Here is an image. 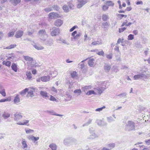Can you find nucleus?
I'll use <instances>...</instances> for the list:
<instances>
[{
    "mask_svg": "<svg viewBox=\"0 0 150 150\" xmlns=\"http://www.w3.org/2000/svg\"><path fill=\"white\" fill-rule=\"evenodd\" d=\"M97 124L99 126L103 125H104V122L100 120H98L96 121Z\"/></svg>",
    "mask_w": 150,
    "mask_h": 150,
    "instance_id": "obj_39",
    "label": "nucleus"
},
{
    "mask_svg": "<svg viewBox=\"0 0 150 150\" xmlns=\"http://www.w3.org/2000/svg\"><path fill=\"white\" fill-rule=\"evenodd\" d=\"M45 45L48 46H51L53 44V41L52 39H49L44 42Z\"/></svg>",
    "mask_w": 150,
    "mask_h": 150,
    "instance_id": "obj_20",
    "label": "nucleus"
},
{
    "mask_svg": "<svg viewBox=\"0 0 150 150\" xmlns=\"http://www.w3.org/2000/svg\"><path fill=\"white\" fill-rule=\"evenodd\" d=\"M56 41L57 42L60 43V42H59V41H60L63 43L68 45V44L67 43V42L65 40L62 39L61 38H60L59 39H57L56 40Z\"/></svg>",
    "mask_w": 150,
    "mask_h": 150,
    "instance_id": "obj_45",
    "label": "nucleus"
},
{
    "mask_svg": "<svg viewBox=\"0 0 150 150\" xmlns=\"http://www.w3.org/2000/svg\"><path fill=\"white\" fill-rule=\"evenodd\" d=\"M14 34V32L13 31H10L8 34V35L9 37L13 36Z\"/></svg>",
    "mask_w": 150,
    "mask_h": 150,
    "instance_id": "obj_59",
    "label": "nucleus"
},
{
    "mask_svg": "<svg viewBox=\"0 0 150 150\" xmlns=\"http://www.w3.org/2000/svg\"><path fill=\"white\" fill-rule=\"evenodd\" d=\"M50 80V76L47 75V76H42L41 77V80L43 82H47Z\"/></svg>",
    "mask_w": 150,
    "mask_h": 150,
    "instance_id": "obj_18",
    "label": "nucleus"
},
{
    "mask_svg": "<svg viewBox=\"0 0 150 150\" xmlns=\"http://www.w3.org/2000/svg\"><path fill=\"white\" fill-rule=\"evenodd\" d=\"M2 63L3 65H5L8 67H10L11 64V62L8 61H4Z\"/></svg>",
    "mask_w": 150,
    "mask_h": 150,
    "instance_id": "obj_36",
    "label": "nucleus"
},
{
    "mask_svg": "<svg viewBox=\"0 0 150 150\" xmlns=\"http://www.w3.org/2000/svg\"><path fill=\"white\" fill-rule=\"evenodd\" d=\"M91 135L88 137L87 138L89 139H93L98 137L97 135L94 133V131L90 132Z\"/></svg>",
    "mask_w": 150,
    "mask_h": 150,
    "instance_id": "obj_15",
    "label": "nucleus"
},
{
    "mask_svg": "<svg viewBox=\"0 0 150 150\" xmlns=\"http://www.w3.org/2000/svg\"><path fill=\"white\" fill-rule=\"evenodd\" d=\"M59 31L60 30L59 28H54L51 33V35L52 36H56L59 33Z\"/></svg>",
    "mask_w": 150,
    "mask_h": 150,
    "instance_id": "obj_8",
    "label": "nucleus"
},
{
    "mask_svg": "<svg viewBox=\"0 0 150 150\" xmlns=\"http://www.w3.org/2000/svg\"><path fill=\"white\" fill-rule=\"evenodd\" d=\"M108 8H109V7L108 6H107V5H103V6L102 9H103V10L104 11H105L108 10Z\"/></svg>",
    "mask_w": 150,
    "mask_h": 150,
    "instance_id": "obj_62",
    "label": "nucleus"
},
{
    "mask_svg": "<svg viewBox=\"0 0 150 150\" xmlns=\"http://www.w3.org/2000/svg\"><path fill=\"white\" fill-rule=\"evenodd\" d=\"M29 89H28V88H25L24 89L21 91L20 92V93L21 96H23L26 94V93L27 92H28L29 91Z\"/></svg>",
    "mask_w": 150,
    "mask_h": 150,
    "instance_id": "obj_31",
    "label": "nucleus"
},
{
    "mask_svg": "<svg viewBox=\"0 0 150 150\" xmlns=\"http://www.w3.org/2000/svg\"><path fill=\"white\" fill-rule=\"evenodd\" d=\"M148 74H147L146 75L144 73H142L139 74L135 75L134 76V79L135 80H137L140 79L144 80L145 79H147L149 77L147 75Z\"/></svg>",
    "mask_w": 150,
    "mask_h": 150,
    "instance_id": "obj_3",
    "label": "nucleus"
},
{
    "mask_svg": "<svg viewBox=\"0 0 150 150\" xmlns=\"http://www.w3.org/2000/svg\"><path fill=\"white\" fill-rule=\"evenodd\" d=\"M97 54L99 55H101L103 56H104V52L102 50H101V51L100 52H98L97 53Z\"/></svg>",
    "mask_w": 150,
    "mask_h": 150,
    "instance_id": "obj_55",
    "label": "nucleus"
},
{
    "mask_svg": "<svg viewBox=\"0 0 150 150\" xmlns=\"http://www.w3.org/2000/svg\"><path fill=\"white\" fill-rule=\"evenodd\" d=\"M49 100L52 101H57V99H56V98L55 97H54L52 95L50 96V97L49 98Z\"/></svg>",
    "mask_w": 150,
    "mask_h": 150,
    "instance_id": "obj_61",
    "label": "nucleus"
},
{
    "mask_svg": "<svg viewBox=\"0 0 150 150\" xmlns=\"http://www.w3.org/2000/svg\"><path fill=\"white\" fill-rule=\"evenodd\" d=\"M47 112L49 113H50V115L57 116H63L62 115L57 114L53 110H47Z\"/></svg>",
    "mask_w": 150,
    "mask_h": 150,
    "instance_id": "obj_25",
    "label": "nucleus"
},
{
    "mask_svg": "<svg viewBox=\"0 0 150 150\" xmlns=\"http://www.w3.org/2000/svg\"><path fill=\"white\" fill-rule=\"evenodd\" d=\"M125 130L127 131H131L135 130V123L132 120L128 121L125 127Z\"/></svg>",
    "mask_w": 150,
    "mask_h": 150,
    "instance_id": "obj_1",
    "label": "nucleus"
},
{
    "mask_svg": "<svg viewBox=\"0 0 150 150\" xmlns=\"http://www.w3.org/2000/svg\"><path fill=\"white\" fill-rule=\"evenodd\" d=\"M24 59L28 61V63L29 64L31 67H33L34 66V61L33 60V58L29 56H24Z\"/></svg>",
    "mask_w": 150,
    "mask_h": 150,
    "instance_id": "obj_5",
    "label": "nucleus"
},
{
    "mask_svg": "<svg viewBox=\"0 0 150 150\" xmlns=\"http://www.w3.org/2000/svg\"><path fill=\"white\" fill-rule=\"evenodd\" d=\"M102 44V42L101 41H94L92 42L91 45H101Z\"/></svg>",
    "mask_w": 150,
    "mask_h": 150,
    "instance_id": "obj_32",
    "label": "nucleus"
},
{
    "mask_svg": "<svg viewBox=\"0 0 150 150\" xmlns=\"http://www.w3.org/2000/svg\"><path fill=\"white\" fill-rule=\"evenodd\" d=\"M26 75L29 79H30L32 78L31 74L30 71H27L26 73Z\"/></svg>",
    "mask_w": 150,
    "mask_h": 150,
    "instance_id": "obj_47",
    "label": "nucleus"
},
{
    "mask_svg": "<svg viewBox=\"0 0 150 150\" xmlns=\"http://www.w3.org/2000/svg\"><path fill=\"white\" fill-rule=\"evenodd\" d=\"M91 87H92L91 86H86L83 87L82 88V90L84 92H86L88 91V90L91 89Z\"/></svg>",
    "mask_w": 150,
    "mask_h": 150,
    "instance_id": "obj_35",
    "label": "nucleus"
},
{
    "mask_svg": "<svg viewBox=\"0 0 150 150\" xmlns=\"http://www.w3.org/2000/svg\"><path fill=\"white\" fill-rule=\"evenodd\" d=\"M94 59L92 58L89 60L88 62V65L90 67H92L93 66L94 64Z\"/></svg>",
    "mask_w": 150,
    "mask_h": 150,
    "instance_id": "obj_29",
    "label": "nucleus"
},
{
    "mask_svg": "<svg viewBox=\"0 0 150 150\" xmlns=\"http://www.w3.org/2000/svg\"><path fill=\"white\" fill-rule=\"evenodd\" d=\"M11 67L12 70L16 72L17 71V66L16 64L15 63H13L12 64Z\"/></svg>",
    "mask_w": 150,
    "mask_h": 150,
    "instance_id": "obj_33",
    "label": "nucleus"
},
{
    "mask_svg": "<svg viewBox=\"0 0 150 150\" xmlns=\"http://www.w3.org/2000/svg\"><path fill=\"white\" fill-rule=\"evenodd\" d=\"M86 95H90L92 94H96V93L94 92V91L93 90H90L88 91L86 93Z\"/></svg>",
    "mask_w": 150,
    "mask_h": 150,
    "instance_id": "obj_41",
    "label": "nucleus"
},
{
    "mask_svg": "<svg viewBox=\"0 0 150 150\" xmlns=\"http://www.w3.org/2000/svg\"><path fill=\"white\" fill-rule=\"evenodd\" d=\"M45 11L46 12L48 13L52 10V8L51 7H48L44 9Z\"/></svg>",
    "mask_w": 150,
    "mask_h": 150,
    "instance_id": "obj_48",
    "label": "nucleus"
},
{
    "mask_svg": "<svg viewBox=\"0 0 150 150\" xmlns=\"http://www.w3.org/2000/svg\"><path fill=\"white\" fill-rule=\"evenodd\" d=\"M11 100V97L8 98L7 99H2L0 100V102H4L6 101H10Z\"/></svg>",
    "mask_w": 150,
    "mask_h": 150,
    "instance_id": "obj_37",
    "label": "nucleus"
},
{
    "mask_svg": "<svg viewBox=\"0 0 150 150\" xmlns=\"http://www.w3.org/2000/svg\"><path fill=\"white\" fill-rule=\"evenodd\" d=\"M63 23V21L60 19H58L54 22V25L57 27L60 26Z\"/></svg>",
    "mask_w": 150,
    "mask_h": 150,
    "instance_id": "obj_16",
    "label": "nucleus"
},
{
    "mask_svg": "<svg viewBox=\"0 0 150 150\" xmlns=\"http://www.w3.org/2000/svg\"><path fill=\"white\" fill-rule=\"evenodd\" d=\"M87 59L82 61L81 62L79 63L78 64V67H79L80 68H81L82 69H83L84 67V64L83 63V62L86 61Z\"/></svg>",
    "mask_w": 150,
    "mask_h": 150,
    "instance_id": "obj_28",
    "label": "nucleus"
},
{
    "mask_svg": "<svg viewBox=\"0 0 150 150\" xmlns=\"http://www.w3.org/2000/svg\"><path fill=\"white\" fill-rule=\"evenodd\" d=\"M109 18L108 16L107 15L103 14L102 16V20L104 21H105Z\"/></svg>",
    "mask_w": 150,
    "mask_h": 150,
    "instance_id": "obj_43",
    "label": "nucleus"
},
{
    "mask_svg": "<svg viewBox=\"0 0 150 150\" xmlns=\"http://www.w3.org/2000/svg\"><path fill=\"white\" fill-rule=\"evenodd\" d=\"M48 16L50 18L52 19L60 17L59 14L54 12L50 13L49 14Z\"/></svg>",
    "mask_w": 150,
    "mask_h": 150,
    "instance_id": "obj_10",
    "label": "nucleus"
},
{
    "mask_svg": "<svg viewBox=\"0 0 150 150\" xmlns=\"http://www.w3.org/2000/svg\"><path fill=\"white\" fill-rule=\"evenodd\" d=\"M107 119L108 121L110 122H111L115 120L112 117L110 116L108 117H107Z\"/></svg>",
    "mask_w": 150,
    "mask_h": 150,
    "instance_id": "obj_53",
    "label": "nucleus"
},
{
    "mask_svg": "<svg viewBox=\"0 0 150 150\" xmlns=\"http://www.w3.org/2000/svg\"><path fill=\"white\" fill-rule=\"evenodd\" d=\"M40 94L43 98H48L49 96H48V93L46 91H41L40 92Z\"/></svg>",
    "mask_w": 150,
    "mask_h": 150,
    "instance_id": "obj_21",
    "label": "nucleus"
},
{
    "mask_svg": "<svg viewBox=\"0 0 150 150\" xmlns=\"http://www.w3.org/2000/svg\"><path fill=\"white\" fill-rule=\"evenodd\" d=\"M33 46L37 50H42L44 49V47L39 45L35 44L33 45Z\"/></svg>",
    "mask_w": 150,
    "mask_h": 150,
    "instance_id": "obj_27",
    "label": "nucleus"
},
{
    "mask_svg": "<svg viewBox=\"0 0 150 150\" xmlns=\"http://www.w3.org/2000/svg\"><path fill=\"white\" fill-rule=\"evenodd\" d=\"M134 38V35H133L130 34L128 36L127 38V40H132Z\"/></svg>",
    "mask_w": 150,
    "mask_h": 150,
    "instance_id": "obj_51",
    "label": "nucleus"
},
{
    "mask_svg": "<svg viewBox=\"0 0 150 150\" xmlns=\"http://www.w3.org/2000/svg\"><path fill=\"white\" fill-rule=\"evenodd\" d=\"M73 141V139L70 137H67L65 138L63 140L64 144L66 146H69Z\"/></svg>",
    "mask_w": 150,
    "mask_h": 150,
    "instance_id": "obj_6",
    "label": "nucleus"
},
{
    "mask_svg": "<svg viewBox=\"0 0 150 150\" xmlns=\"http://www.w3.org/2000/svg\"><path fill=\"white\" fill-rule=\"evenodd\" d=\"M28 139L29 140H31L34 143H37L38 142H36L39 139V137H35L32 135H30L27 137Z\"/></svg>",
    "mask_w": 150,
    "mask_h": 150,
    "instance_id": "obj_12",
    "label": "nucleus"
},
{
    "mask_svg": "<svg viewBox=\"0 0 150 150\" xmlns=\"http://www.w3.org/2000/svg\"><path fill=\"white\" fill-rule=\"evenodd\" d=\"M70 74L71 77L73 79L75 78L77 75V73L75 71L71 72Z\"/></svg>",
    "mask_w": 150,
    "mask_h": 150,
    "instance_id": "obj_42",
    "label": "nucleus"
},
{
    "mask_svg": "<svg viewBox=\"0 0 150 150\" xmlns=\"http://www.w3.org/2000/svg\"><path fill=\"white\" fill-rule=\"evenodd\" d=\"M87 0H78L77 4V8H80L87 2Z\"/></svg>",
    "mask_w": 150,
    "mask_h": 150,
    "instance_id": "obj_7",
    "label": "nucleus"
},
{
    "mask_svg": "<svg viewBox=\"0 0 150 150\" xmlns=\"http://www.w3.org/2000/svg\"><path fill=\"white\" fill-rule=\"evenodd\" d=\"M117 16L118 17V18L120 19H120H122L123 17H124V15H123V14H117Z\"/></svg>",
    "mask_w": 150,
    "mask_h": 150,
    "instance_id": "obj_63",
    "label": "nucleus"
},
{
    "mask_svg": "<svg viewBox=\"0 0 150 150\" xmlns=\"http://www.w3.org/2000/svg\"><path fill=\"white\" fill-rule=\"evenodd\" d=\"M105 4L106 5H107L108 7H113L114 6V4L111 1H107L105 2Z\"/></svg>",
    "mask_w": 150,
    "mask_h": 150,
    "instance_id": "obj_26",
    "label": "nucleus"
},
{
    "mask_svg": "<svg viewBox=\"0 0 150 150\" xmlns=\"http://www.w3.org/2000/svg\"><path fill=\"white\" fill-rule=\"evenodd\" d=\"M9 2L14 6H16L21 1V0H9Z\"/></svg>",
    "mask_w": 150,
    "mask_h": 150,
    "instance_id": "obj_17",
    "label": "nucleus"
},
{
    "mask_svg": "<svg viewBox=\"0 0 150 150\" xmlns=\"http://www.w3.org/2000/svg\"><path fill=\"white\" fill-rule=\"evenodd\" d=\"M107 88H108V86H105V87H102L98 88L96 89L98 93L100 94L103 92V91Z\"/></svg>",
    "mask_w": 150,
    "mask_h": 150,
    "instance_id": "obj_23",
    "label": "nucleus"
},
{
    "mask_svg": "<svg viewBox=\"0 0 150 150\" xmlns=\"http://www.w3.org/2000/svg\"><path fill=\"white\" fill-rule=\"evenodd\" d=\"M25 131L26 133L28 134H29L34 132V130L30 129H25Z\"/></svg>",
    "mask_w": 150,
    "mask_h": 150,
    "instance_id": "obj_52",
    "label": "nucleus"
},
{
    "mask_svg": "<svg viewBox=\"0 0 150 150\" xmlns=\"http://www.w3.org/2000/svg\"><path fill=\"white\" fill-rule=\"evenodd\" d=\"M105 106H103V107L100 108H99L97 109H96L95 110V111L96 112H100L102 111L103 109L105 108Z\"/></svg>",
    "mask_w": 150,
    "mask_h": 150,
    "instance_id": "obj_58",
    "label": "nucleus"
},
{
    "mask_svg": "<svg viewBox=\"0 0 150 150\" xmlns=\"http://www.w3.org/2000/svg\"><path fill=\"white\" fill-rule=\"evenodd\" d=\"M106 56L108 59H112V53H110L109 54H107L106 55Z\"/></svg>",
    "mask_w": 150,
    "mask_h": 150,
    "instance_id": "obj_57",
    "label": "nucleus"
},
{
    "mask_svg": "<svg viewBox=\"0 0 150 150\" xmlns=\"http://www.w3.org/2000/svg\"><path fill=\"white\" fill-rule=\"evenodd\" d=\"M11 116V114L7 111H4L3 113L2 116L4 119H6L9 118Z\"/></svg>",
    "mask_w": 150,
    "mask_h": 150,
    "instance_id": "obj_14",
    "label": "nucleus"
},
{
    "mask_svg": "<svg viewBox=\"0 0 150 150\" xmlns=\"http://www.w3.org/2000/svg\"><path fill=\"white\" fill-rule=\"evenodd\" d=\"M127 28L125 27H123L122 28L119 29V32L120 33H122L125 31Z\"/></svg>",
    "mask_w": 150,
    "mask_h": 150,
    "instance_id": "obj_64",
    "label": "nucleus"
},
{
    "mask_svg": "<svg viewBox=\"0 0 150 150\" xmlns=\"http://www.w3.org/2000/svg\"><path fill=\"white\" fill-rule=\"evenodd\" d=\"M92 121V120L91 119H89L88 120L87 122L85 124H84L83 125V126L84 127L85 126H88V125L89 124H90L91 123Z\"/></svg>",
    "mask_w": 150,
    "mask_h": 150,
    "instance_id": "obj_49",
    "label": "nucleus"
},
{
    "mask_svg": "<svg viewBox=\"0 0 150 150\" xmlns=\"http://www.w3.org/2000/svg\"><path fill=\"white\" fill-rule=\"evenodd\" d=\"M63 9L65 12H67L69 11L68 6L66 5H64L63 7Z\"/></svg>",
    "mask_w": 150,
    "mask_h": 150,
    "instance_id": "obj_44",
    "label": "nucleus"
},
{
    "mask_svg": "<svg viewBox=\"0 0 150 150\" xmlns=\"http://www.w3.org/2000/svg\"><path fill=\"white\" fill-rule=\"evenodd\" d=\"M20 102V95L16 94V96L14 97L13 100V103L14 104L18 105Z\"/></svg>",
    "mask_w": 150,
    "mask_h": 150,
    "instance_id": "obj_11",
    "label": "nucleus"
},
{
    "mask_svg": "<svg viewBox=\"0 0 150 150\" xmlns=\"http://www.w3.org/2000/svg\"><path fill=\"white\" fill-rule=\"evenodd\" d=\"M22 144L23 149H24L27 148L28 145L27 143V142L25 139H23L22 140Z\"/></svg>",
    "mask_w": 150,
    "mask_h": 150,
    "instance_id": "obj_24",
    "label": "nucleus"
},
{
    "mask_svg": "<svg viewBox=\"0 0 150 150\" xmlns=\"http://www.w3.org/2000/svg\"><path fill=\"white\" fill-rule=\"evenodd\" d=\"M23 34V31L21 30L18 31L16 33L15 37L16 38H21Z\"/></svg>",
    "mask_w": 150,
    "mask_h": 150,
    "instance_id": "obj_19",
    "label": "nucleus"
},
{
    "mask_svg": "<svg viewBox=\"0 0 150 150\" xmlns=\"http://www.w3.org/2000/svg\"><path fill=\"white\" fill-rule=\"evenodd\" d=\"M115 146V144L114 143L109 144L107 145V146L109 149L111 150L112 148H114Z\"/></svg>",
    "mask_w": 150,
    "mask_h": 150,
    "instance_id": "obj_38",
    "label": "nucleus"
},
{
    "mask_svg": "<svg viewBox=\"0 0 150 150\" xmlns=\"http://www.w3.org/2000/svg\"><path fill=\"white\" fill-rule=\"evenodd\" d=\"M74 93L80 95L81 93V89H76L74 91Z\"/></svg>",
    "mask_w": 150,
    "mask_h": 150,
    "instance_id": "obj_56",
    "label": "nucleus"
},
{
    "mask_svg": "<svg viewBox=\"0 0 150 150\" xmlns=\"http://www.w3.org/2000/svg\"><path fill=\"white\" fill-rule=\"evenodd\" d=\"M39 37L42 41L44 42L48 37L45 30H41L38 32Z\"/></svg>",
    "mask_w": 150,
    "mask_h": 150,
    "instance_id": "obj_2",
    "label": "nucleus"
},
{
    "mask_svg": "<svg viewBox=\"0 0 150 150\" xmlns=\"http://www.w3.org/2000/svg\"><path fill=\"white\" fill-rule=\"evenodd\" d=\"M110 24L109 22H106L103 23H102V26L103 28H106L107 27L110 26Z\"/></svg>",
    "mask_w": 150,
    "mask_h": 150,
    "instance_id": "obj_40",
    "label": "nucleus"
},
{
    "mask_svg": "<svg viewBox=\"0 0 150 150\" xmlns=\"http://www.w3.org/2000/svg\"><path fill=\"white\" fill-rule=\"evenodd\" d=\"M127 93L126 92H124L118 95V96L120 97L121 98H123L125 97Z\"/></svg>",
    "mask_w": 150,
    "mask_h": 150,
    "instance_id": "obj_54",
    "label": "nucleus"
},
{
    "mask_svg": "<svg viewBox=\"0 0 150 150\" xmlns=\"http://www.w3.org/2000/svg\"><path fill=\"white\" fill-rule=\"evenodd\" d=\"M29 122V120H23L22 121L20 122H18L17 123H16L17 125H29V124H28Z\"/></svg>",
    "mask_w": 150,
    "mask_h": 150,
    "instance_id": "obj_13",
    "label": "nucleus"
},
{
    "mask_svg": "<svg viewBox=\"0 0 150 150\" xmlns=\"http://www.w3.org/2000/svg\"><path fill=\"white\" fill-rule=\"evenodd\" d=\"M111 69V66L107 64H105L104 66V69L106 72H108Z\"/></svg>",
    "mask_w": 150,
    "mask_h": 150,
    "instance_id": "obj_34",
    "label": "nucleus"
},
{
    "mask_svg": "<svg viewBox=\"0 0 150 150\" xmlns=\"http://www.w3.org/2000/svg\"><path fill=\"white\" fill-rule=\"evenodd\" d=\"M49 147L52 149V150H57V146L56 144H51L50 145Z\"/></svg>",
    "mask_w": 150,
    "mask_h": 150,
    "instance_id": "obj_30",
    "label": "nucleus"
},
{
    "mask_svg": "<svg viewBox=\"0 0 150 150\" xmlns=\"http://www.w3.org/2000/svg\"><path fill=\"white\" fill-rule=\"evenodd\" d=\"M0 93L4 97H5L6 95L5 90L4 87L2 86H0Z\"/></svg>",
    "mask_w": 150,
    "mask_h": 150,
    "instance_id": "obj_22",
    "label": "nucleus"
},
{
    "mask_svg": "<svg viewBox=\"0 0 150 150\" xmlns=\"http://www.w3.org/2000/svg\"><path fill=\"white\" fill-rule=\"evenodd\" d=\"M23 117V116L21 115V113H16L14 115V120L16 121V123L18 122H20L19 120L21 119Z\"/></svg>",
    "mask_w": 150,
    "mask_h": 150,
    "instance_id": "obj_9",
    "label": "nucleus"
},
{
    "mask_svg": "<svg viewBox=\"0 0 150 150\" xmlns=\"http://www.w3.org/2000/svg\"><path fill=\"white\" fill-rule=\"evenodd\" d=\"M81 35H82L81 33L79 32V33H78V34H77V35H75L74 36V38L75 39L78 40V39H79V37H80V36Z\"/></svg>",
    "mask_w": 150,
    "mask_h": 150,
    "instance_id": "obj_46",
    "label": "nucleus"
},
{
    "mask_svg": "<svg viewBox=\"0 0 150 150\" xmlns=\"http://www.w3.org/2000/svg\"><path fill=\"white\" fill-rule=\"evenodd\" d=\"M16 46V44L11 45L9 46L6 47V49H11L15 48Z\"/></svg>",
    "mask_w": 150,
    "mask_h": 150,
    "instance_id": "obj_50",
    "label": "nucleus"
},
{
    "mask_svg": "<svg viewBox=\"0 0 150 150\" xmlns=\"http://www.w3.org/2000/svg\"><path fill=\"white\" fill-rule=\"evenodd\" d=\"M52 9L53 8L54 9L57 11L59 10V7L57 5H54L52 6Z\"/></svg>",
    "mask_w": 150,
    "mask_h": 150,
    "instance_id": "obj_60",
    "label": "nucleus"
},
{
    "mask_svg": "<svg viewBox=\"0 0 150 150\" xmlns=\"http://www.w3.org/2000/svg\"><path fill=\"white\" fill-rule=\"evenodd\" d=\"M29 91L28 92V93L27 94L26 96L27 97L32 98L35 96L34 93V92H35L36 91L37 89L36 88L34 87H30L28 88Z\"/></svg>",
    "mask_w": 150,
    "mask_h": 150,
    "instance_id": "obj_4",
    "label": "nucleus"
}]
</instances>
